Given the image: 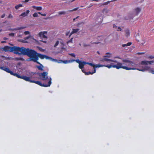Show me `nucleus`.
<instances>
[{
  "label": "nucleus",
  "instance_id": "obj_43",
  "mask_svg": "<svg viewBox=\"0 0 154 154\" xmlns=\"http://www.w3.org/2000/svg\"><path fill=\"white\" fill-rule=\"evenodd\" d=\"M30 36H27V37H25L24 38V39L25 40L28 39L30 38Z\"/></svg>",
  "mask_w": 154,
  "mask_h": 154
},
{
  "label": "nucleus",
  "instance_id": "obj_54",
  "mask_svg": "<svg viewBox=\"0 0 154 154\" xmlns=\"http://www.w3.org/2000/svg\"><path fill=\"white\" fill-rule=\"evenodd\" d=\"M3 39L5 41L7 40L8 39V38H7L6 37H4L3 38Z\"/></svg>",
  "mask_w": 154,
  "mask_h": 154
},
{
  "label": "nucleus",
  "instance_id": "obj_52",
  "mask_svg": "<svg viewBox=\"0 0 154 154\" xmlns=\"http://www.w3.org/2000/svg\"><path fill=\"white\" fill-rule=\"evenodd\" d=\"M113 27L114 28H117V26H116V25L115 24H114L113 25Z\"/></svg>",
  "mask_w": 154,
  "mask_h": 154
},
{
  "label": "nucleus",
  "instance_id": "obj_20",
  "mask_svg": "<svg viewBox=\"0 0 154 154\" xmlns=\"http://www.w3.org/2000/svg\"><path fill=\"white\" fill-rule=\"evenodd\" d=\"M132 44V43L131 42H128L126 44H123L122 45V46L123 47H125V46H130Z\"/></svg>",
  "mask_w": 154,
  "mask_h": 154
},
{
  "label": "nucleus",
  "instance_id": "obj_46",
  "mask_svg": "<svg viewBox=\"0 0 154 154\" xmlns=\"http://www.w3.org/2000/svg\"><path fill=\"white\" fill-rule=\"evenodd\" d=\"M5 14H4L1 16V17L2 18H3L5 17Z\"/></svg>",
  "mask_w": 154,
  "mask_h": 154
},
{
  "label": "nucleus",
  "instance_id": "obj_40",
  "mask_svg": "<svg viewBox=\"0 0 154 154\" xmlns=\"http://www.w3.org/2000/svg\"><path fill=\"white\" fill-rule=\"evenodd\" d=\"M69 55L73 57H75V54L74 53L69 54Z\"/></svg>",
  "mask_w": 154,
  "mask_h": 154
},
{
  "label": "nucleus",
  "instance_id": "obj_2",
  "mask_svg": "<svg viewBox=\"0 0 154 154\" xmlns=\"http://www.w3.org/2000/svg\"><path fill=\"white\" fill-rule=\"evenodd\" d=\"M35 50L29 49V48H26L23 47H16L15 51L14 53L16 54H23L27 55L29 57L27 59V61H31L33 53Z\"/></svg>",
  "mask_w": 154,
  "mask_h": 154
},
{
  "label": "nucleus",
  "instance_id": "obj_44",
  "mask_svg": "<svg viewBox=\"0 0 154 154\" xmlns=\"http://www.w3.org/2000/svg\"><path fill=\"white\" fill-rule=\"evenodd\" d=\"M69 63H71V62H73L74 61H75V60H74V59H72V60H69Z\"/></svg>",
  "mask_w": 154,
  "mask_h": 154
},
{
  "label": "nucleus",
  "instance_id": "obj_19",
  "mask_svg": "<svg viewBox=\"0 0 154 154\" xmlns=\"http://www.w3.org/2000/svg\"><path fill=\"white\" fill-rule=\"evenodd\" d=\"M32 7L34 9H36L38 11H40L42 9V7L41 6H33Z\"/></svg>",
  "mask_w": 154,
  "mask_h": 154
},
{
  "label": "nucleus",
  "instance_id": "obj_55",
  "mask_svg": "<svg viewBox=\"0 0 154 154\" xmlns=\"http://www.w3.org/2000/svg\"><path fill=\"white\" fill-rule=\"evenodd\" d=\"M100 42H93L92 43V44H98L99 43H100Z\"/></svg>",
  "mask_w": 154,
  "mask_h": 154
},
{
  "label": "nucleus",
  "instance_id": "obj_47",
  "mask_svg": "<svg viewBox=\"0 0 154 154\" xmlns=\"http://www.w3.org/2000/svg\"><path fill=\"white\" fill-rule=\"evenodd\" d=\"M4 68H5V66H3V67L0 66V69H2V70H3Z\"/></svg>",
  "mask_w": 154,
  "mask_h": 154
},
{
  "label": "nucleus",
  "instance_id": "obj_39",
  "mask_svg": "<svg viewBox=\"0 0 154 154\" xmlns=\"http://www.w3.org/2000/svg\"><path fill=\"white\" fill-rule=\"evenodd\" d=\"M75 61H76L77 63H78L79 64L81 62V61L79 60V59L75 60Z\"/></svg>",
  "mask_w": 154,
  "mask_h": 154
},
{
  "label": "nucleus",
  "instance_id": "obj_28",
  "mask_svg": "<svg viewBox=\"0 0 154 154\" xmlns=\"http://www.w3.org/2000/svg\"><path fill=\"white\" fill-rule=\"evenodd\" d=\"M73 39V38H71L70 40H69L68 41L66 42L67 44H68L69 43H72Z\"/></svg>",
  "mask_w": 154,
  "mask_h": 154
},
{
  "label": "nucleus",
  "instance_id": "obj_23",
  "mask_svg": "<svg viewBox=\"0 0 154 154\" xmlns=\"http://www.w3.org/2000/svg\"><path fill=\"white\" fill-rule=\"evenodd\" d=\"M22 6H22V5L20 4H19V5H16L15 6V8L16 9H18L20 7H22Z\"/></svg>",
  "mask_w": 154,
  "mask_h": 154
},
{
  "label": "nucleus",
  "instance_id": "obj_11",
  "mask_svg": "<svg viewBox=\"0 0 154 154\" xmlns=\"http://www.w3.org/2000/svg\"><path fill=\"white\" fill-rule=\"evenodd\" d=\"M17 77L18 78L22 79L27 82L29 81V77L26 76L25 75L20 76V75L18 74Z\"/></svg>",
  "mask_w": 154,
  "mask_h": 154
},
{
  "label": "nucleus",
  "instance_id": "obj_13",
  "mask_svg": "<svg viewBox=\"0 0 154 154\" xmlns=\"http://www.w3.org/2000/svg\"><path fill=\"white\" fill-rule=\"evenodd\" d=\"M141 10V9L140 8H137L135 9L134 12V16H137L140 12Z\"/></svg>",
  "mask_w": 154,
  "mask_h": 154
},
{
  "label": "nucleus",
  "instance_id": "obj_10",
  "mask_svg": "<svg viewBox=\"0 0 154 154\" xmlns=\"http://www.w3.org/2000/svg\"><path fill=\"white\" fill-rule=\"evenodd\" d=\"M48 32L47 31L41 32L39 33V35L40 37H42L44 38L47 39V37L46 35L47 34Z\"/></svg>",
  "mask_w": 154,
  "mask_h": 154
},
{
  "label": "nucleus",
  "instance_id": "obj_31",
  "mask_svg": "<svg viewBox=\"0 0 154 154\" xmlns=\"http://www.w3.org/2000/svg\"><path fill=\"white\" fill-rule=\"evenodd\" d=\"M78 8H74L73 10L69 11L72 12L73 11H75L77 10H78Z\"/></svg>",
  "mask_w": 154,
  "mask_h": 154
},
{
  "label": "nucleus",
  "instance_id": "obj_62",
  "mask_svg": "<svg viewBox=\"0 0 154 154\" xmlns=\"http://www.w3.org/2000/svg\"><path fill=\"white\" fill-rule=\"evenodd\" d=\"M80 23H78V24H77V25L78 26H79L80 25Z\"/></svg>",
  "mask_w": 154,
  "mask_h": 154
},
{
  "label": "nucleus",
  "instance_id": "obj_25",
  "mask_svg": "<svg viewBox=\"0 0 154 154\" xmlns=\"http://www.w3.org/2000/svg\"><path fill=\"white\" fill-rule=\"evenodd\" d=\"M104 66V65H100V64H97L96 65H95V67L96 68L97 67H101Z\"/></svg>",
  "mask_w": 154,
  "mask_h": 154
},
{
  "label": "nucleus",
  "instance_id": "obj_34",
  "mask_svg": "<svg viewBox=\"0 0 154 154\" xmlns=\"http://www.w3.org/2000/svg\"><path fill=\"white\" fill-rule=\"evenodd\" d=\"M8 18H13V16L11 15V14H9V15H8Z\"/></svg>",
  "mask_w": 154,
  "mask_h": 154
},
{
  "label": "nucleus",
  "instance_id": "obj_17",
  "mask_svg": "<svg viewBox=\"0 0 154 154\" xmlns=\"http://www.w3.org/2000/svg\"><path fill=\"white\" fill-rule=\"evenodd\" d=\"M24 28H25V27L22 26V27H17V28H14V29H10V30H12V31L22 29H24Z\"/></svg>",
  "mask_w": 154,
  "mask_h": 154
},
{
  "label": "nucleus",
  "instance_id": "obj_3",
  "mask_svg": "<svg viewBox=\"0 0 154 154\" xmlns=\"http://www.w3.org/2000/svg\"><path fill=\"white\" fill-rule=\"evenodd\" d=\"M38 57L42 59H44V58H45L46 59H48L50 58V57L47 56L37 53L35 51V52L33 53L32 58L31 59V61L34 62H36L38 64H40V63L37 61V60H38Z\"/></svg>",
  "mask_w": 154,
  "mask_h": 154
},
{
  "label": "nucleus",
  "instance_id": "obj_12",
  "mask_svg": "<svg viewBox=\"0 0 154 154\" xmlns=\"http://www.w3.org/2000/svg\"><path fill=\"white\" fill-rule=\"evenodd\" d=\"M154 62V60L147 61L146 60L142 61L141 62V64L142 65H148V64H152V63Z\"/></svg>",
  "mask_w": 154,
  "mask_h": 154
},
{
  "label": "nucleus",
  "instance_id": "obj_61",
  "mask_svg": "<svg viewBox=\"0 0 154 154\" xmlns=\"http://www.w3.org/2000/svg\"><path fill=\"white\" fill-rule=\"evenodd\" d=\"M76 19L75 18L73 19V20H74H74H75Z\"/></svg>",
  "mask_w": 154,
  "mask_h": 154
},
{
  "label": "nucleus",
  "instance_id": "obj_42",
  "mask_svg": "<svg viewBox=\"0 0 154 154\" xmlns=\"http://www.w3.org/2000/svg\"><path fill=\"white\" fill-rule=\"evenodd\" d=\"M94 71L92 72V73L93 74H94V73H95L96 71V70L95 69L96 68L94 67Z\"/></svg>",
  "mask_w": 154,
  "mask_h": 154
},
{
  "label": "nucleus",
  "instance_id": "obj_30",
  "mask_svg": "<svg viewBox=\"0 0 154 154\" xmlns=\"http://www.w3.org/2000/svg\"><path fill=\"white\" fill-rule=\"evenodd\" d=\"M38 13H35L33 14V16L34 17H37L38 16Z\"/></svg>",
  "mask_w": 154,
  "mask_h": 154
},
{
  "label": "nucleus",
  "instance_id": "obj_24",
  "mask_svg": "<svg viewBox=\"0 0 154 154\" xmlns=\"http://www.w3.org/2000/svg\"><path fill=\"white\" fill-rule=\"evenodd\" d=\"M86 64H88L92 66H93L94 67L95 65L92 63H91L86 62Z\"/></svg>",
  "mask_w": 154,
  "mask_h": 154
},
{
  "label": "nucleus",
  "instance_id": "obj_14",
  "mask_svg": "<svg viewBox=\"0 0 154 154\" xmlns=\"http://www.w3.org/2000/svg\"><path fill=\"white\" fill-rule=\"evenodd\" d=\"M86 64V62L85 61H81V62L79 64V68L80 69H82L84 68V65Z\"/></svg>",
  "mask_w": 154,
  "mask_h": 154
},
{
  "label": "nucleus",
  "instance_id": "obj_59",
  "mask_svg": "<svg viewBox=\"0 0 154 154\" xmlns=\"http://www.w3.org/2000/svg\"><path fill=\"white\" fill-rule=\"evenodd\" d=\"M43 42L45 43H46V42L45 41H43Z\"/></svg>",
  "mask_w": 154,
  "mask_h": 154
},
{
  "label": "nucleus",
  "instance_id": "obj_53",
  "mask_svg": "<svg viewBox=\"0 0 154 154\" xmlns=\"http://www.w3.org/2000/svg\"><path fill=\"white\" fill-rule=\"evenodd\" d=\"M69 32H70V31H69V32H67L66 33V36H67V35H69Z\"/></svg>",
  "mask_w": 154,
  "mask_h": 154
},
{
  "label": "nucleus",
  "instance_id": "obj_16",
  "mask_svg": "<svg viewBox=\"0 0 154 154\" xmlns=\"http://www.w3.org/2000/svg\"><path fill=\"white\" fill-rule=\"evenodd\" d=\"M30 11L29 10H27L26 12H24L22 13L20 15V16H23L25 17L29 13Z\"/></svg>",
  "mask_w": 154,
  "mask_h": 154
},
{
  "label": "nucleus",
  "instance_id": "obj_18",
  "mask_svg": "<svg viewBox=\"0 0 154 154\" xmlns=\"http://www.w3.org/2000/svg\"><path fill=\"white\" fill-rule=\"evenodd\" d=\"M125 36L127 37L130 36V31L128 29H126L125 30Z\"/></svg>",
  "mask_w": 154,
  "mask_h": 154
},
{
  "label": "nucleus",
  "instance_id": "obj_48",
  "mask_svg": "<svg viewBox=\"0 0 154 154\" xmlns=\"http://www.w3.org/2000/svg\"><path fill=\"white\" fill-rule=\"evenodd\" d=\"M61 49L62 50H64L65 49V48L64 47V46L61 47Z\"/></svg>",
  "mask_w": 154,
  "mask_h": 154
},
{
  "label": "nucleus",
  "instance_id": "obj_27",
  "mask_svg": "<svg viewBox=\"0 0 154 154\" xmlns=\"http://www.w3.org/2000/svg\"><path fill=\"white\" fill-rule=\"evenodd\" d=\"M69 60H62V61L65 64L69 63Z\"/></svg>",
  "mask_w": 154,
  "mask_h": 154
},
{
  "label": "nucleus",
  "instance_id": "obj_32",
  "mask_svg": "<svg viewBox=\"0 0 154 154\" xmlns=\"http://www.w3.org/2000/svg\"><path fill=\"white\" fill-rule=\"evenodd\" d=\"M60 47H62L63 46H65V44L63 42H60Z\"/></svg>",
  "mask_w": 154,
  "mask_h": 154
},
{
  "label": "nucleus",
  "instance_id": "obj_9",
  "mask_svg": "<svg viewBox=\"0 0 154 154\" xmlns=\"http://www.w3.org/2000/svg\"><path fill=\"white\" fill-rule=\"evenodd\" d=\"M143 66H142V69H137L138 70L144 71L146 70H150V67L149 66H148L147 65H143Z\"/></svg>",
  "mask_w": 154,
  "mask_h": 154
},
{
  "label": "nucleus",
  "instance_id": "obj_1",
  "mask_svg": "<svg viewBox=\"0 0 154 154\" xmlns=\"http://www.w3.org/2000/svg\"><path fill=\"white\" fill-rule=\"evenodd\" d=\"M123 63L117 61L116 64H114L113 63H111L110 65H104V66L108 68H110L112 67L115 68L117 69H119L120 68L126 70H130L131 69H134V68L128 67V66H131L134 64L133 62L131 61L128 60H123Z\"/></svg>",
  "mask_w": 154,
  "mask_h": 154
},
{
  "label": "nucleus",
  "instance_id": "obj_36",
  "mask_svg": "<svg viewBox=\"0 0 154 154\" xmlns=\"http://www.w3.org/2000/svg\"><path fill=\"white\" fill-rule=\"evenodd\" d=\"M110 2H110V1H108L107 2H104L103 3V5H106L108 4Z\"/></svg>",
  "mask_w": 154,
  "mask_h": 154
},
{
  "label": "nucleus",
  "instance_id": "obj_26",
  "mask_svg": "<svg viewBox=\"0 0 154 154\" xmlns=\"http://www.w3.org/2000/svg\"><path fill=\"white\" fill-rule=\"evenodd\" d=\"M58 14L60 15H61L62 14H66V12L64 11H59L58 13Z\"/></svg>",
  "mask_w": 154,
  "mask_h": 154
},
{
  "label": "nucleus",
  "instance_id": "obj_57",
  "mask_svg": "<svg viewBox=\"0 0 154 154\" xmlns=\"http://www.w3.org/2000/svg\"><path fill=\"white\" fill-rule=\"evenodd\" d=\"M29 0H25V1L24 2H29Z\"/></svg>",
  "mask_w": 154,
  "mask_h": 154
},
{
  "label": "nucleus",
  "instance_id": "obj_38",
  "mask_svg": "<svg viewBox=\"0 0 154 154\" xmlns=\"http://www.w3.org/2000/svg\"><path fill=\"white\" fill-rule=\"evenodd\" d=\"M149 71L152 74H154V70L152 69L151 68H150V70H149Z\"/></svg>",
  "mask_w": 154,
  "mask_h": 154
},
{
  "label": "nucleus",
  "instance_id": "obj_8",
  "mask_svg": "<svg viewBox=\"0 0 154 154\" xmlns=\"http://www.w3.org/2000/svg\"><path fill=\"white\" fill-rule=\"evenodd\" d=\"M111 57L110 54H109L108 55L104 56L103 57V58L102 60H101V61L104 62V61H112L113 62H117V61L116 60H114L111 59H108L107 58V57Z\"/></svg>",
  "mask_w": 154,
  "mask_h": 154
},
{
  "label": "nucleus",
  "instance_id": "obj_15",
  "mask_svg": "<svg viewBox=\"0 0 154 154\" xmlns=\"http://www.w3.org/2000/svg\"><path fill=\"white\" fill-rule=\"evenodd\" d=\"M79 30V29H72V31L70 34L69 37H70L72 34L77 32Z\"/></svg>",
  "mask_w": 154,
  "mask_h": 154
},
{
  "label": "nucleus",
  "instance_id": "obj_4",
  "mask_svg": "<svg viewBox=\"0 0 154 154\" xmlns=\"http://www.w3.org/2000/svg\"><path fill=\"white\" fill-rule=\"evenodd\" d=\"M31 77H29V81L28 82H30L31 83H35L42 87H48L50 86L51 83V78H50V80L48 81L47 84H42L40 81H35L34 80H32L31 79Z\"/></svg>",
  "mask_w": 154,
  "mask_h": 154
},
{
  "label": "nucleus",
  "instance_id": "obj_64",
  "mask_svg": "<svg viewBox=\"0 0 154 154\" xmlns=\"http://www.w3.org/2000/svg\"><path fill=\"white\" fill-rule=\"evenodd\" d=\"M2 31V29L0 30V32Z\"/></svg>",
  "mask_w": 154,
  "mask_h": 154
},
{
  "label": "nucleus",
  "instance_id": "obj_45",
  "mask_svg": "<svg viewBox=\"0 0 154 154\" xmlns=\"http://www.w3.org/2000/svg\"><path fill=\"white\" fill-rule=\"evenodd\" d=\"M118 29L117 30V31H121L122 30V29L120 27H118Z\"/></svg>",
  "mask_w": 154,
  "mask_h": 154
},
{
  "label": "nucleus",
  "instance_id": "obj_21",
  "mask_svg": "<svg viewBox=\"0 0 154 154\" xmlns=\"http://www.w3.org/2000/svg\"><path fill=\"white\" fill-rule=\"evenodd\" d=\"M40 65L39 66H37V68L39 70H43V66L42 64H40Z\"/></svg>",
  "mask_w": 154,
  "mask_h": 154
},
{
  "label": "nucleus",
  "instance_id": "obj_6",
  "mask_svg": "<svg viewBox=\"0 0 154 154\" xmlns=\"http://www.w3.org/2000/svg\"><path fill=\"white\" fill-rule=\"evenodd\" d=\"M39 76L41 77V79L42 80H46L47 79H48L49 80H50V78H48V73L47 72H43V73H39Z\"/></svg>",
  "mask_w": 154,
  "mask_h": 154
},
{
  "label": "nucleus",
  "instance_id": "obj_7",
  "mask_svg": "<svg viewBox=\"0 0 154 154\" xmlns=\"http://www.w3.org/2000/svg\"><path fill=\"white\" fill-rule=\"evenodd\" d=\"M3 70L6 71V72L8 73H10L11 75H13L17 77L18 74L16 73H14L12 71H11L6 66H5V68Z\"/></svg>",
  "mask_w": 154,
  "mask_h": 154
},
{
  "label": "nucleus",
  "instance_id": "obj_60",
  "mask_svg": "<svg viewBox=\"0 0 154 154\" xmlns=\"http://www.w3.org/2000/svg\"><path fill=\"white\" fill-rule=\"evenodd\" d=\"M79 17V16H77L75 18L76 19L78 18Z\"/></svg>",
  "mask_w": 154,
  "mask_h": 154
},
{
  "label": "nucleus",
  "instance_id": "obj_63",
  "mask_svg": "<svg viewBox=\"0 0 154 154\" xmlns=\"http://www.w3.org/2000/svg\"><path fill=\"white\" fill-rule=\"evenodd\" d=\"M75 0H72V1H71V2H73V1H75Z\"/></svg>",
  "mask_w": 154,
  "mask_h": 154
},
{
  "label": "nucleus",
  "instance_id": "obj_5",
  "mask_svg": "<svg viewBox=\"0 0 154 154\" xmlns=\"http://www.w3.org/2000/svg\"><path fill=\"white\" fill-rule=\"evenodd\" d=\"M16 47H11L8 46H5L3 48V50L5 52H12L13 51L15 52Z\"/></svg>",
  "mask_w": 154,
  "mask_h": 154
},
{
  "label": "nucleus",
  "instance_id": "obj_35",
  "mask_svg": "<svg viewBox=\"0 0 154 154\" xmlns=\"http://www.w3.org/2000/svg\"><path fill=\"white\" fill-rule=\"evenodd\" d=\"M14 33L13 32L10 33L9 34V35L10 36H14Z\"/></svg>",
  "mask_w": 154,
  "mask_h": 154
},
{
  "label": "nucleus",
  "instance_id": "obj_58",
  "mask_svg": "<svg viewBox=\"0 0 154 154\" xmlns=\"http://www.w3.org/2000/svg\"><path fill=\"white\" fill-rule=\"evenodd\" d=\"M20 60H23V59L22 58H20Z\"/></svg>",
  "mask_w": 154,
  "mask_h": 154
},
{
  "label": "nucleus",
  "instance_id": "obj_56",
  "mask_svg": "<svg viewBox=\"0 0 154 154\" xmlns=\"http://www.w3.org/2000/svg\"><path fill=\"white\" fill-rule=\"evenodd\" d=\"M1 43H4L6 42L5 41H2L1 42Z\"/></svg>",
  "mask_w": 154,
  "mask_h": 154
},
{
  "label": "nucleus",
  "instance_id": "obj_37",
  "mask_svg": "<svg viewBox=\"0 0 154 154\" xmlns=\"http://www.w3.org/2000/svg\"><path fill=\"white\" fill-rule=\"evenodd\" d=\"M38 13L39 14H41L42 16H45L46 15V14H42L40 12H38Z\"/></svg>",
  "mask_w": 154,
  "mask_h": 154
},
{
  "label": "nucleus",
  "instance_id": "obj_29",
  "mask_svg": "<svg viewBox=\"0 0 154 154\" xmlns=\"http://www.w3.org/2000/svg\"><path fill=\"white\" fill-rule=\"evenodd\" d=\"M59 44V41H56V43H55V45H54V47H56V46H57Z\"/></svg>",
  "mask_w": 154,
  "mask_h": 154
},
{
  "label": "nucleus",
  "instance_id": "obj_33",
  "mask_svg": "<svg viewBox=\"0 0 154 154\" xmlns=\"http://www.w3.org/2000/svg\"><path fill=\"white\" fill-rule=\"evenodd\" d=\"M92 72H91L90 71H89L88 72H86L85 73V75H89V74H93L92 73Z\"/></svg>",
  "mask_w": 154,
  "mask_h": 154
},
{
  "label": "nucleus",
  "instance_id": "obj_49",
  "mask_svg": "<svg viewBox=\"0 0 154 154\" xmlns=\"http://www.w3.org/2000/svg\"><path fill=\"white\" fill-rule=\"evenodd\" d=\"M144 54V52H138L137 53V54Z\"/></svg>",
  "mask_w": 154,
  "mask_h": 154
},
{
  "label": "nucleus",
  "instance_id": "obj_50",
  "mask_svg": "<svg viewBox=\"0 0 154 154\" xmlns=\"http://www.w3.org/2000/svg\"><path fill=\"white\" fill-rule=\"evenodd\" d=\"M82 70L83 73H85H85L86 72L85 71V70L84 69H82Z\"/></svg>",
  "mask_w": 154,
  "mask_h": 154
},
{
  "label": "nucleus",
  "instance_id": "obj_51",
  "mask_svg": "<svg viewBox=\"0 0 154 154\" xmlns=\"http://www.w3.org/2000/svg\"><path fill=\"white\" fill-rule=\"evenodd\" d=\"M149 58H150V59H153V58H154V57H153V56H150L149 57Z\"/></svg>",
  "mask_w": 154,
  "mask_h": 154
},
{
  "label": "nucleus",
  "instance_id": "obj_41",
  "mask_svg": "<svg viewBox=\"0 0 154 154\" xmlns=\"http://www.w3.org/2000/svg\"><path fill=\"white\" fill-rule=\"evenodd\" d=\"M24 33L25 35H27L29 33V31H25L24 32Z\"/></svg>",
  "mask_w": 154,
  "mask_h": 154
},
{
  "label": "nucleus",
  "instance_id": "obj_22",
  "mask_svg": "<svg viewBox=\"0 0 154 154\" xmlns=\"http://www.w3.org/2000/svg\"><path fill=\"white\" fill-rule=\"evenodd\" d=\"M146 41L145 40H142L140 42V44L141 45H143L145 44Z\"/></svg>",
  "mask_w": 154,
  "mask_h": 154
}]
</instances>
